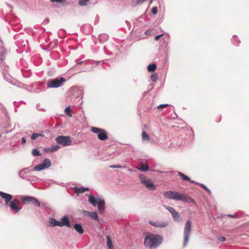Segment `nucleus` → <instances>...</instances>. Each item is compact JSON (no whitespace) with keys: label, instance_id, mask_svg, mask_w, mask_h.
<instances>
[{"label":"nucleus","instance_id":"nucleus-1","mask_svg":"<svg viewBox=\"0 0 249 249\" xmlns=\"http://www.w3.org/2000/svg\"><path fill=\"white\" fill-rule=\"evenodd\" d=\"M163 195L166 198L180 201L184 203H194L195 202L194 199L191 197L175 191L164 192Z\"/></svg>","mask_w":249,"mask_h":249},{"label":"nucleus","instance_id":"nucleus-2","mask_svg":"<svg viewBox=\"0 0 249 249\" xmlns=\"http://www.w3.org/2000/svg\"><path fill=\"white\" fill-rule=\"evenodd\" d=\"M163 239L160 235L148 233L145 237L144 244L150 249H155L162 243Z\"/></svg>","mask_w":249,"mask_h":249},{"label":"nucleus","instance_id":"nucleus-3","mask_svg":"<svg viewBox=\"0 0 249 249\" xmlns=\"http://www.w3.org/2000/svg\"><path fill=\"white\" fill-rule=\"evenodd\" d=\"M89 201L93 206L98 205V209L101 213H104L105 209V202L103 198L96 199L91 195L89 196Z\"/></svg>","mask_w":249,"mask_h":249},{"label":"nucleus","instance_id":"nucleus-4","mask_svg":"<svg viewBox=\"0 0 249 249\" xmlns=\"http://www.w3.org/2000/svg\"><path fill=\"white\" fill-rule=\"evenodd\" d=\"M66 79L63 77H57L50 80L47 83V88H57L62 86Z\"/></svg>","mask_w":249,"mask_h":249},{"label":"nucleus","instance_id":"nucleus-5","mask_svg":"<svg viewBox=\"0 0 249 249\" xmlns=\"http://www.w3.org/2000/svg\"><path fill=\"white\" fill-rule=\"evenodd\" d=\"M192 230V225H191V221L190 220H188L186 221L185 224L184 230H183V236H184V241L183 247H185L189 241L190 235L191 234V231Z\"/></svg>","mask_w":249,"mask_h":249},{"label":"nucleus","instance_id":"nucleus-6","mask_svg":"<svg viewBox=\"0 0 249 249\" xmlns=\"http://www.w3.org/2000/svg\"><path fill=\"white\" fill-rule=\"evenodd\" d=\"M55 141L58 144L64 146L70 145L71 143V138L68 136H59L55 138Z\"/></svg>","mask_w":249,"mask_h":249},{"label":"nucleus","instance_id":"nucleus-7","mask_svg":"<svg viewBox=\"0 0 249 249\" xmlns=\"http://www.w3.org/2000/svg\"><path fill=\"white\" fill-rule=\"evenodd\" d=\"M91 131L94 133L98 134V138L100 140L104 141L108 138L106 130L103 129L92 127H91Z\"/></svg>","mask_w":249,"mask_h":249},{"label":"nucleus","instance_id":"nucleus-8","mask_svg":"<svg viewBox=\"0 0 249 249\" xmlns=\"http://www.w3.org/2000/svg\"><path fill=\"white\" fill-rule=\"evenodd\" d=\"M51 165V162L49 159H45L42 162L34 167V170L39 171L42 170L49 168Z\"/></svg>","mask_w":249,"mask_h":249},{"label":"nucleus","instance_id":"nucleus-9","mask_svg":"<svg viewBox=\"0 0 249 249\" xmlns=\"http://www.w3.org/2000/svg\"><path fill=\"white\" fill-rule=\"evenodd\" d=\"M140 178L142 184L150 190H155L156 186L149 179H147L144 176H140Z\"/></svg>","mask_w":249,"mask_h":249},{"label":"nucleus","instance_id":"nucleus-10","mask_svg":"<svg viewBox=\"0 0 249 249\" xmlns=\"http://www.w3.org/2000/svg\"><path fill=\"white\" fill-rule=\"evenodd\" d=\"M164 208L168 210L172 214L173 220L176 222H179L181 220L180 214L172 207L164 206Z\"/></svg>","mask_w":249,"mask_h":249},{"label":"nucleus","instance_id":"nucleus-11","mask_svg":"<svg viewBox=\"0 0 249 249\" xmlns=\"http://www.w3.org/2000/svg\"><path fill=\"white\" fill-rule=\"evenodd\" d=\"M19 205H20V203L18 200L17 199H14L8 205H9L14 212L18 213L20 210V208L19 207Z\"/></svg>","mask_w":249,"mask_h":249},{"label":"nucleus","instance_id":"nucleus-12","mask_svg":"<svg viewBox=\"0 0 249 249\" xmlns=\"http://www.w3.org/2000/svg\"><path fill=\"white\" fill-rule=\"evenodd\" d=\"M0 196L4 199L6 205H8L13 199V196L11 195L2 191H0Z\"/></svg>","mask_w":249,"mask_h":249},{"label":"nucleus","instance_id":"nucleus-13","mask_svg":"<svg viewBox=\"0 0 249 249\" xmlns=\"http://www.w3.org/2000/svg\"><path fill=\"white\" fill-rule=\"evenodd\" d=\"M59 222L60 227H63L64 226H67L69 228H71V227L69 217L67 215L63 216L61 218V221Z\"/></svg>","mask_w":249,"mask_h":249},{"label":"nucleus","instance_id":"nucleus-14","mask_svg":"<svg viewBox=\"0 0 249 249\" xmlns=\"http://www.w3.org/2000/svg\"><path fill=\"white\" fill-rule=\"evenodd\" d=\"M149 223L155 227L163 228L166 227L168 225V223L165 221H149Z\"/></svg>","mask_w":249,"mask_h":249},{"label":"nucleus","instance_id":"nucleus-15","mask_svg":"<svg viewBox=\"0 0 249 249\" xmlns=\"http://www.w3.org/2000/svg\"><path fill=\"white\" fill-rule=\"evenodd\" d=\"M30 171V169L29 167L24 168L18 172V175L21 178L23 179H26L27 178L28 175H27V173Z\"/></svg>","mask_w":249,"mask_h":249},{"label":"nucleus","instance_id":"nucleus-16","mask_svg":"<svg viewBox=\"0 0 249 249\" xmlns=\"http://www.w3.org/2000/svg\"><path fill=\"white\" fill-rule=\"evenodd\" d=\"M83 213L85 215L90 217L91 219L94 220H98V217L97 213L96 212H91L88 211H83Z\"/></svg>","mask_w":249,"mask_h":249},{"label":"nucleus","instance_id":"nucleus-17","mask_svg":"<svg viewBox=\"0 0 249 249\" xmlns=\"http://www.w3.org/2000/svg\"><path fill=\"white\" fill-rule=\"evenodd\" d=\"M49 226L51 227H56V226L60 227V222L56 220L54 218H51L49 219Z\"/></svg>","mask_w":249,"mask_h":249},{"label":"nucleus","instance_id":"nucleus-18","mask_svg":"<svg viewBox=\"0 0 249 249\" xmlns=\"http://www.w3.org/2000/svg\"><path fill=\"white\" fill-rule=\"evenodd\" d=\"M34 197L30 196H25L21 198V200L23 204L31 203L33 202Z\"/></svg>","mask_w":249,"mask_h":249},{"label":"nucleus","instance_id":"nucleus-19","mask_svg":"<svg viewBox=\"0 0 249 249\" xmlns=\"http://www.w3.org/2000/svg\"><path fill=\"white\" fill-rule=\"evenodd\" d=\"M89 190V188L87 187H74V190L75 193L79 194L80 193H83L87 191H88Z\"/></svg>","mask_w":249,"mask_h":249},{"label":"nucleus","instance_id":"nucleus-20","mask_svg":"<svg viewBox=\"0 0 249 249\" xmlns=\"http://www.w3.org/2000/svg\"><path fill=\"white\" fill-rule=\"evenodd\" d=\"M73 228L78 233L83 234L84 233L83 228L80 224H75L73 225Z\"/></svg>","mask_w":249,"mask_h":249},{"label":"nucleus","instance_id":"nucleus-21","mask_svg":"<svg viewBox=\"0 0 249 249\" xmlns=\"http://www.w3.org/2000/svg\"><path fill=\"white\" fill-rule=\"evenodd\" d=\"M108 36L106 34H102L99 36V40L101 43H103L108 39Z\"/></svg>","mask_w":249,"mask_h":249},{"label":"nucleus","instance_id":"nucleus-22","mask_svg":"<svg viewBox=\"0 0 249 249\" xmlns=\"http://www.w3.org/2000/svg\"><path fill=\"white\" fill-rule=\"evenodd\" d=\"M178 175L179 176L181 179L183 181H190V178L181 173V172H178Z\"/></svg>","mask_w":249,"mask_h":249},{"label":"nucleus","instance_id":"nucleus-23","mask_svg":"<svg viewBox=\"0 0 249 249\" xmlns=\"http://www.w3.org/2000/svg\"><path fill=\"white\" fill-rule=\"evenodd\" d=\"M107 246L108 249H113V245L112 241L109 236L108 235L107 236Z\"/></svg>","mask_w":249,"mask_h":249},{"label":"nucleus","instance_id":"nucleus-24","mask_svg":"<svg viewBox=\"0 0 249 249\" xmlns=\"http://www.w3.org/2000/svg\"><path fill=\"white\" fill-rule=\"evenodd\" d=\"M38 178L36 177V176H28L27 177V178H26L25 180H28L30 181L31 183L36 182L38 180Z\"/></svg>","mask_w":249,"mask_h":249},{"label":"nucleus","instance_id":"nucleus-25","mask_svg":"<svg viewBox=\"0 0 249 249\" xmlns=\"http://www.w3.org/2000/svg\"><path fill=\"white\" fill-rule=\"evenodd\" d=\"M149 167L147 164H142L141 165L140 167L138 168V169L142 171H147L148 170Z\"/></svg>","mask_w":249,"mask_h":249},{"label":"nucleus","instance_id":"nucleus-26","mask_svg":"<svg viewBox=\"0 0 249 249\" xmlns=\"http://www.w3.org/2000/svg\"><path fill=\"white\" fill-rule=\"evenodd\" d=\"M157 66L155 64H151L147 67V70L149 71L152 72L156 70Z\"/></svg>","mask_w":249,"mask_h":249},{"label":"nucleus","instance_id":"nucleus-27","mask_svg":"<svg viewBox=\"0 0 249 249\" xmlns=\"http://www.w3.org/2000/svg\"><path fill=\"white\" fill-rule=\"evenodd\" d=\"M142 139L143 141H148L150 139L148 134L145 131H143L142 132Z\"/></svg>","mask_w":249,"mask_h":249},{"label":"nucleus","instance_id":"nucleus-28","mask_svg":"<svg viewBox=\"0 0 249 249\" xmlns=\"http://www.w3.org/2000/svg\"><path fill=\"white\" fill-rule=\"evenodd\" d=\"M32 154L34 156H41V154H40L39 151L37 149H36V148H34V149H33L32 152Z\"/></svg>","mask_w":249,"mask_h":249},{"label":"nucleus","instance_id":"nucleus-29","mask_svg":"<svg viewBox=\"0 0 249 249\" xmlns=\"http://www.w3.org/2000/svg\"><path fill=\"white\" fill-rule=\"evenodd\" d=\"M65 112L66 113L67 115H68L70 117H71L72 114L71 113V109L70 108V107L69 106L67 107L65 109Z\"/></svg>","mask_w":249,"mask_h":249},{"label":"nucleus","instance_id":"nucleus-30","mask_svg":"<svg viewBox=\"0 0 249 249\" xmlns=\"http://www.w3.org/2000/svg\"><path fill=\"white\" fill-rule=\"evenodd\" d=\"M60 147L58 145L53 146L48 149V151L50 152H54L57 150Z\"/></svg>","mask_w":249,"mask_h":249},{"label":"nucleus","instance_id":"nucleus-31","mask_svg":"<svg viewBox=\"0 0 249 249\" xmlns=\"http://www.w3.org/2000/svg\"><path fill=\"white\" fill-rule=\"evenodd\" d=\"M158 77L157 73H153L151 75L150 78L153 82H156L158 80Z\"/></svg>","mask_w":249,"mask_h":249},{"label":"nucleus","instance_id":"nucleus-32","mask_svg":"<svg viewBox=\"0 0 249 249\" xmlns=\"http://www.w3.org/2000/svg\"><path fill=\"white\" fill-rule=\"evenodd\" d=\"M35 205H36L37 207H40V202L35 197H34V199L33 200V202L31 203Z\"/></svg>","mask_w":249,"mask_h":249},{"label":"nucleus","instance_id":"nucleus-33","mask_svg":"<svg viewBox=\"0 0 249 249\" xmlns=\"http://www.w3.org/2000/svg\"><path fill=\"white\" fill-rule=\"evenodd\" d=\"M52 2H57L59 4H63L64 5V3L66 2V0H50Z\"/></svg>","mask_w":249,"mask_h":249},{"label":"nucleus","instance_id":"nucleus-34","mask_svg":"<svg viewBox=\"0 0 249 249\" xmlns=\"http://www.w3.org/2000/svg\"><path fill=\"white\" fill-rule=\"evenodd\" d=\"M89 0H79V4L81 6H85Z\"/></svg>","mask_w":249,"mask_h":249},{"label":"nucleus","instance_id":"nucleus-35","mask_svg":"<svg viewBox=\"0 0 249 249\" xmlns=\"http://www.w3.org/2000/svg\"><path fill=\"white\" fill-rule=\"evenodd\" d=\"M198 184L203 189H204L209 195L211 194V191H210V190L208 189L204 184L201 183Z\"/></svg>","mask_w":249,"mask_h":249},{"label":"nucleus","instance_id":"nucleus-36","mask_svg":"<svg viewBox=\"0 0 249 249\" xmlns=\"http://www.w3.org/2000/svg\"><path fill=\"white\" fill-rule=\"evenodd\" d=\"M41 134H37L36 133H34L31 137V138L32 140H36L38 136H41Z\"/></svg>","mask_w":249,"mask_h":249},{"label":"nucleus","instance_id":"nucleus-37","mask_svg":"<svg viewBox=\"0 0 249 249\" xmlns=\"http://www.w3.org/2000/svg\"><path fill=\"white\" fill-rule=\"evenodd\" d=\"M152 13L153 15H156L158 13V8L157 7H153L152 9Z\"/></svg>","mask_w":249,"mask_h":249},{"label":"nucleus","instance_id":"nucleus-38","mask_svg":"<svg viewBox=\"0 0 249 249\" xmlns=\"http://www.w3.org/2000/svg\"><path fill=\"white\" fill-rule=\"evenodd\" d=\"M168 106V104H161V105H159L157 107L158 109H161L163 107H167Z\"/></svg>","mask_w":249,"mask_h":249},{"label":"nucleus","instance_id":"nucleus-39","mask_svg":"<svg viewBox=\"0 0 249 249\" xmlns=\"http://www.w3.org/2000/svg\"><path fill=\"white\" fill-rule=\"evenodd\" d=\"M36 109L39 111H45V109L40 107V104H37L36 106Z\"/></svg>","mask_w":249,"mask_h":249},{"label":"nucleus","instance_id":"nucleus-40","mask_svg":"<svg viewBox=\"0 0 249 249\" xmlns=\"http://www.w3.org/2000/svg\"><path fill=\"white\" fill-rule=\"evenodd\" d=\"M217 239L221 242H224L226 241V238L224 236H217Z\"/></svg>","mask_w":249,"mask_h":249},{"label":"nucleus","instance_id":"nucleus-41","mask_svg":"<svg viewBox=\"0 0 249 249\" xmlns=\"http://www.w3.org/2000/svg\"><path fill=\"white\" fill-rule=\"evenodd\" d=\"M232 40H235V41L236 42L234 43V44L236 45H238L239 44V43H240V41L237 40V36H234L233 37Z\"/></svg>","mask_w":249,"mask_h":249},{"label":"nucleus","instance_id":"nucleus-42","mask_svg":"<svg viewBox=\"0 0 249 249\" xmlns=\"http://www.w3.org/2000/svg\"><path fill=\"white\" fill-rule=\"evenodd\" d=\"M152 32V30L150 29H147L145 32V34L147 35H150L151 32Z\"/></svg>","mask_w":249,"mask_h":249},{"label":"nucleus","instance_id":"nucleus-43","mask_svg":"<svg viewBox=\"0 0 249 249\" xmlns=\"http://www.w3.org/2000/svg\"><path fill=\"white\" fill-rule=\"evenodd\" d=\"M163 36V34H160V35H157V36H155V39L156 40H158L159 39V38L162 36Z\"/></svg>","mask_w":249,"mask_h":249},{"label":"nucleus","instance_id":"nucleus-44","mask_svg":"<svg viewBox=\"0 0 249 249\" xmlns=\"http://www.w3.org/2000/svg\"><path fill=\"white\" fill-rule=\"evenodd\" d=\"M21 143L22 144H24L26 142L25 138L24 137H22V138H21Z\"/></svg>","mask_w":249,"mask_h":249},{"label":"nucleus","instance_id":"nucleus-45","mask_svg":"<svg viewBox=\"0 0 249 249\" xmlns=\"http://www.w3.org/2000/svg\"><path fill=\"white\" fill-rule=\"evenodd\" d=\"M111 168H120L121 167V166H119V165H111L110 166Z\"/></svg>","mask_w":249,"mask_h":249},{"label":"nucleus","instance_id":"nucleus-46","mask_svg":"<svg viewBox=\"0 0 249 249\" xmlns=\"http://www.w3.org/2000/svg\"><path fill=\"white\" fill-rule=\"evenodd\" d=\"M228 216L229 217H230L234 218V217H236L237 216V215L236 214H233V215L229 214V215H228Z\"/></svg>","mask_w":249,"mask_h":249},{"label":"nucleus","instance_id":"nucleus-47","mask_svg":"<svg viewBox=\"0 0 249 249\" xmlns=\"http://www.w3.org/2000/svg\"><path fill=\"white\" fill-rule=\"evenodd\" d=\"M104 61H105V60H103L102 61H95V62L96 63V65H99L100 63H102V64H103L104 63Z\"/></svg>","mask_w":249,"mask_h":249},{"label":"nucleus","instance_id":"nucleus-48","mask_svg":"<svg viewBox=\"0 0 249 249\" xmlns=\"http://www.w3.org/2000/svg\"><path fill=\"white\" fill-rule=\"evenodd\" d=\"M105 53L107 54H111V53H110L107 50H106L105 48V50H104Z\"/></svg>","mask_w":249,"mask_h":249},{"label":"nucleus","instance_id":"nucleus-49","mask_svg":"<svg viewBox=\"0 0 249 249\" xmlns=\"http://www.w3.org/2000/svg\"><path fill=\"white\" fill-rule=\"evenodd\" d=\"M192 184H198L197 183H196L195 181H194V180H191L190 179V181H189Z\"/></svg>","mask_w":249,"mask_h":249},{"label":"nucleus","instance_id":"nucleus-50","mask_svg":"<svg viewBox=\"0 0 249 249\" xmlns=\"http://www.w3.org/2000/svg\"><path fill=\"white\" fill-rule=\"evenodd\" d=\"M84 63H85V61H80V62H78L77 63V64L80 65Z\"/></svg>","mask_w":249,"mask_h":249},{"label":"nucleus","instance_id":"nucleus-51","mask_svg":"<svg viewBox=\"0 0 249 249\" xmlns=\"http://www.w3.org/2000/svg\"><path fill=\"white\" fill-rule=\"evenodd\" d=\"M73 89L74 90H77V91H79L80 92L82 91V89H77V88H73Z\"/></svg>","mask_w":249,"mask_h":249},{"label":"nucleus","instance_id":"nucleus-52","mask_svg":"<svg viewBox=\"0 0 249 249\" xmlns=\"http://www.w3.org/2000/svg\"><path fill=\"white\" fill-rule=\"evenodd\" d=\"M126 23H127V24H129V22H128L127 21H125Z\"/></svg>","mask_w":249,"mask_h":249},{"label":"nucleus","instance_id":"nucleus-53","mask_svg":"<svg viewBox=\"0 0 249 249\" xmlns=\"http://www.w3.org/2000/svg\"><path fill=\"white\" fill-rule=\"evenodd\" d=\"M0 59H1V60H2L3 58H2V57H1Z\"/></svg>","mask_w":249,"mask_h":249}]
</instances>
